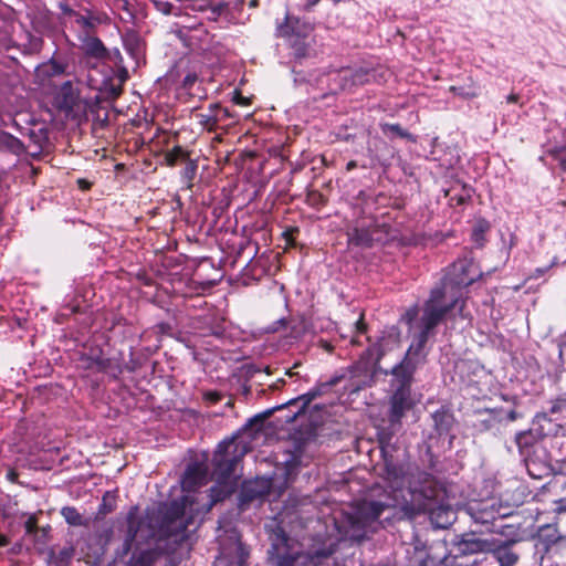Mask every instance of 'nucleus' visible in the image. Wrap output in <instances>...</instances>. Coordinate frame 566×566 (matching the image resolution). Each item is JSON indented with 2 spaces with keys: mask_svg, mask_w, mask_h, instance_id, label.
<instances>
[{
  "mask_svg": "<svg viewBox=\"0 0 566 566\" xmlns=\"http://www.w3.org/2000/svg\"><path fill=\"white\" fill-rule=\"evenodd\" d=\"M296 234H298V229L291 228V229H287L286 231H284L283 237L285 238L287 244L294 247V245H296V242H295Z\"/></svg>",
  "mask_w": 566,
  "mask_h": 566,
  "instance_id": "bf43d9fd",
  "label": "nucleus"
},
{
  "mask_svg": "<svg viewBox=\"0 0 566 566\" xmlns=\"http://www.w3.org/2000/svg\"><path fill=\"white\" fill-rule=\"evenodd\" d=\"M208 465L205 462L193 461L187 464L181 475V486L186 492H193L206 484L208 478Z\"/></svg>",
  "mask_w": 566,
  "mask_h": 566,
  "instance_id": "a211bd4d",
  "label": "nucleus"
},
{
  "mask_svg": "<svg viewBox=\"0 0 566 566\" xmlns=\"http://www.w3.org/2000/svg\"><path fill=\"white\" fill-rule=\"evenodd\" d=\"M545 154L557 161L560 168L566 171V145L549 147Z\"/></svg>",
  "mask_w": 566,
  "mask_h": 566,
  "instance_id": "37998d69",
  "label": "nucleus"
},
{
  "mask_svg": "<svg viewBox=\"0 0 566 566\" xmlns=\"http://www.w3.org/2000/svg\"><path fill=\"white\" fill-rule=\"evenodd\" d=\"M514 441L521 457L526 453H532L536 448H544L539 444V440L533 436L532 430L530 429L516 432Z\"/></svg>",
  "mask_w": 566,
  "mask_h": 566,
  "instance_id": "7c9ffc66",
  "label": "nucleus"
},
{
  "mask_svg": "<svg viewBox=\"0 0 566 566\" xmlns=\"http://www.w3.org/2000/svg\"><path fill=\"white\" fill-rule=\"evenodd\" d=\"M153 332L156 334V335H167V336H171L172 335V332H174V327L170 323L168 322H160V323H157L153 326Z\"/></svg>",
  "mask_w": 566,
  "mask_h": 566,
  "instance_id": "603ef678",
  "label": "nucleus"
},
{
  "mask_svg": "<svg viewBox=\"0 0 566 566\" xmlns=\"http://www.w3.org/2000/svg\"><path fill=\"white\" fill-rule=\"evenodd\" d=\"M80 103V91L76 88L72 81L63 82L56 94H55V104L60 111L65 112L67 115H71L75 112V108Z\"/></svg>",
  "mask_w": 566,
  "mask_h": 566,
  "instance_id": "412c9836",
  "label": "nucleus"
},
{
  "mask_svg": "<svg viewBox=\"0 0 566 566\" xmlns=\"http://www.w3.org/2000/svg\"><path fill=\"white\" fill-rule=\"evenodd\" d=\"M289 321L285 317L279 318L274 321L271 325L268 326L266 332L269 333H276L281 331L282 328L287 327Z\"/></svg>",
  "mask_w": 566,
  "mask_h": 566,
  "instance_id": "6e6d98bb",
  "label": "nucleus"
},
{
  "mask_svg": "<svg viewBox=\"0 0 566 566\" xmlns=\"http://www.w3.org/2000/svg\"><path fill=\"white\" fill-rule=\"evenodd\" d=\"M319 347L329 353L334 349V346L325 339L319 340Z\"/></svg>",
  "mask_w": 566,
  "mask_h": 566,
  "instance_id": "69168bd1",
  "label": "nucleus"
},
{
  "mask_svg": "<svg viewBox=\"0 0 566 566\" xmlns=\"http://www.w3.org/2000/svg\"><path fill=\"white\" fill-rule=\"evenodd\" d=\"M306 332L305 323L303 321H298L291 325V337L297 339L301 338Z\"/></svg>",
  "mask_w": 566,
  "mask_h": 566,
  "instance_id": "864d4df0",
  "label": "nucleus"
},
{
  "mask_svg": "<svg viewBox=\"0 0 566 566\" xmlns=\"http://www.w3.org/2000/svg\"><path fill=\"white\" fill-rule=\"evenodd\" d=\"M474 193V188L470 185L462 184L460 192H457L450 197L451 201H455L457 205L463 206L471 201Z\"/></svg>",
  "mask_w": 566,
  "mask_h": 566,
  "instance_id": "79ce46f5",
  "label": "nucleus"
},
{
  "mask_svg": "<svg viewBox=\"0 0 566 566\" xmlns=\"http://www.w3.org/2000/svg\"><path fill=\"white\" fill-rule=\"evenodd\" d=\"M553 479L548 482L551 491H564L566 490V476L562 474L553 473Z\"/></svg>",
  "mask_w": 566,
  "mask_h": 566,
  "instance_id": "8fccbe9b",
  "label": "nucleus"
},
{
  "mask_svg": "<svg viewBox=\"0 0 566 566\" xmlns=\"http://www.w3.org/2000/svg\"><path fill=\"white\" fill-rule=\"evenodd\" d=\"M14 127L18 133L22 137H27L30 142L28 147V153L32 158H40L43 150H45L49 145V128L39 124H33L31 127H22L19 124L14 123Z\"/></svg>",
  "mask_w": 566,
  "mask_h": 566,
  "instance_id": "4468645a",
  "label": "nucleus"
},
{
  "mask_svg": "<svg viewBox=\"0 0 566 566\" xmlns=\"http://www.w3.org/2000/svg\"><path fill=\"white\" fill-rule=\"evenodd\" d=\"M493 532L505 537L502 541L516 539V544L522 541V535L518 527L513 524L493 525Z\"/></svg>",
  "mask_w": 566,
  "mask_h": 566,
  "instance_id": "ea45409f",
  "label": "nucleus"
},
{
  "mask_svg": "<svg viewBox=\"0 0 566 566\" xmlns=\"http://www.w3.org/2000/svg\"><path fill=\"white\" fill-rule=\"evenodd\" d=\"M61 515L70 526H86L87 521L74 506H63Z\"/></svg>",
  "mask_w": 566,
  "mask_h": 566,
  "instance_id": "e433bc0d",
  "label": "nucleus"
},
{
  "mask_svg": "<svg viewBox=\"0 0 566 566\" xmlns=\"http://www.w3.org/2000/svg\"><path fill=\"white\" fill-rule=\"evenodd\" d=\"M192 524V517H186L185 503L176 500L160 505L149 518L150 527L157 528L160 537L171 539L175 544H182L189 539V526Z\"/></svg>",
  "mask_w": 566,
  "mask_h": 566,
  "instance_id": "20e7f679",
  "label": "nucleus"
},
{
  "mask_svg": "<svg viewBox=\"0 0 566 566\" xmlns=\"http://www.w3.org/2000/svg\"><path fill=\"white\" fill-rule=\"evenodd\" d=\"M558 510L566 512V496L557 501Z\"/></svg>",
  "mask_w": 566,
  "mask_h": 566,
  "instance_id": "774afa93",
  "label": "nucleus"
},
{
  "mask_svg": "<svg viewBox=\"0 0 566 566\" xmlns=\"http://www.w3.org/2000/svg\"><path fill=\"white\" fill-rule=\"evenodd\" d=\"M380 358L377 356L376 348L364 350L358 360L353 365L337 370L333 376L342 375L343 380H349L346 390L356 392L365 387H370L375 381V376L381 370L379 366Z\"/></svg>",
  "mask_w": 566,
  "mask_h": 566,
  "instance_id": "423d86ee",
  "label": "nucleus"
},
{
  "mask_svg": "<svg viewBox=\"0 0 566 566\" xmlns=\"http://www.w3.org/2000/svg\"><path fill=\"white\" fill-rule=\"evenodd\" d=\"M384 475L395 490L402 489L408 481L405 467L392 460L385 461Z\"/></svg>",
  "mask_w": 566,
  "mask_h": 566,
  "instance_id": "a878e982",
  "label": "nucleus"
},
{
  "mask_svg": "<svg viewBox=\"0 0 566 566\" xmlns=\"http://www.w3.org/2000/svg\"><path fill=\"white\" fill-rule=\"evenodd\" d=\"M521 458L527 474L534 480H542L555 473L552 457L546 448H536L532 453Z\"/></svg>",
  "mask_w": 566,
  "mask_h": 566,
  "instance_id": "f8f14e48",
  "label": "nucleus"
},
{
  "mask_svg": "<svg viewBox=\"0 0 566 566\" xmlns=\"http://www.w3.org/2000/svg\"><path fill=\"white\" fill-rule=\"evenodd\" d=\"M154 350L150 347H142L139 349H135L130 347L129 349V359L122 366L123 371L126 370L128 373H135L140 369L153 355Z\"/></svg>",
  "mask_w": 566,
  "mask_h": 566,
  "instance_id": "cd10ccee",
  "label": "nucleus"
},
{
  "mask_svg": "<svg viewBox=\"0 0 566 566\" xmlns=\"http://www.w3.org/2000/svg\"><path fill=\"white\" fill-rule=\"evenodd\" d=\"M495 517L505 518L511 517L513 514V507L509 504H503L500 501L494 500Z\"/></svg>",
  "mask_w": 566,
  "mask_h": 566,
  "instance_id": "09e8293b",
  "label": "nucleus"
},
{
  "mask_svg": "<svg viewBox=\"0 0 566 566\" xmlns=\"http://www.w3.org/2000/svg\"><path fill=\"white\" fill-rule=\"evenodd\" d=\"M506 101H507V103H510V104L518 103V101H520V95H518V94H514V93H512V94H510V95L506 97Z\"/></svg>",
  "mask_w": 566,
  "mask_h": 566,
  "instance_id": "338daca9",
  "label": "nucleus"
},
{
  "mask_svg": "<svg viewBox=\"0 0 566 566\" xmlns=\"http://www.w3.org/2000/svg\"><path fill=\"white\" fill-rule=\"evenodd\" d=\"M86 360L88 368H95L99 373L109 374L114 378L123 374L122 365L114 361L112 358L104 357L102 349H97L96 352L92 350L86 357Z\"/></svg>",
  "mask_w": 566,
  "mask_h": 566,
  "instance_id": "b1692460",
  "label": "nucleus"
},
{
  "mask_svg": "<svg viewBox=\"0 0 566 566\" xmlns=\"http://www.w3.org/2000/svg\"><path fill=\"white\" fill-rule=\"evenodd\" d=\"M489 229L486 221H479L472 229V239L478 245H482L484 242V232Z\"/></svg>",
  "mask_w": 566,
  "mask_h": 566,
  "instance_id": "49530a36",
  "label": "nucleus"
},
{
  "mask_svg": "<svg viewBox=\"0 0 566 566\" xmlns=\"http://www.w3.org/2000/svg\"><path fill=\"white\" fill-rule=\"evenodd\" d=\"M94 34L95 33H85V36L82 39V49L87 56L98 60L105 59L108 54V50L102 40Z\"/></svg>",
  "mask_w": 566,
  "mask_h": 566,
  "instance_id": "c85d7f7f",
  "label": "nucleus"
},
{
  "mask_svg": "<svg viewBox=\"0 0 566 566\" xmlns=\"http://www.w3.org/2000/svg\"><path fill=\"white\" fill-rule=\"evenodd\" d=\"M481 276L482 272L472 259L467 256L458 259L446 269L440 282L431 289L421 308L415 304L400 316V322L408 327L411 343L402 359L389 371L392 392L389 410L391 422L400 421L405 412L412 407L410 395L415 373L428 361L430 348L427 344L434 336L437 326L454 316L455 310L459 314L462 313L464 307L462 290Z\"/></svg>",
  "mask_w": 566,
  "mask_h": 566,
  "instance_id": "f257e3e1",
  "label": "nucleus"
},
{
  "mask_svg": "<svg viewBox=\"0 0 566 566\" xmlns=\"http://www.w3.org/2000/svg\"><path fill=\"white\" fill-rule=\"evenodd\" d=\"M198 81V75L196 73H188L184 78H182V82H181V87L184 90H191L192 86L196 84V82Z\"/></svg>",
  "mask_w": 566,
  "mask_h": 566,
  "instance_id": "4d7b16f0",
  "label": "nucleus"
},
{
  "mask_svg": "<svg viewBox=\"0 0 566 566\" xmlns=\"http://www.w3.org/2000/svg\"><path fill=\"white\" fill-rule=\"evenodd\" d=\"M468 511L476 523L488 524L496 521L494 500L470 504Z\"/></svg>",
  "mask_w": 566,
  "mask_h": 566,
  "instance_id": "bb28decb",
  "label": "nucleus"
},
{
  "mask_svg": "<svg viewBox=\"0 0 566 566\" xmlns=\"http://www.w3.org/2000/svg\"><path fill=\"white\" fill-rule=\"evenodd\" d=\"M522 415L518 413L516 410L514 409H510V410H504L503 409V422L506 421V422H513L515 420H517L518 418H521Z\"/></svg>",
  "mask_w": 566,
  "mask_h": 566,
  "instance_id": "052dcab7",
  "label": "nucleus"
},
{
  "mask_svg": "<svg viewBox=\"0 0 566 566\" xmlns=\"http://www.w3.org/2000/svg\"><path fill=\"white\" fill-rule=\"evenodd\" d=\"M544 422L551 424L552 420L547 417V413H536L533 418L532 426L530 430H532L533 436L537 438V440L544 439L548 433L545 431Z\"/></svg>",
  "mask_w": 566,
  "mask_h": 566,
  "instance_id": "58836bf2",
  "label": "nucleus"
},
{
  "mask_svg": "<svg viewBox=\"0 0 566 566\" xmlns=\"http://www.w3.org/2000/svg\"><path fill=\"white\" fill-rule=\"evenodd\" d=\"M412 501L417 502L418 510L429 512L430 520L437 528H447L454 520V512L439 503L441 490L431 483L420 488L410 489Z\"/></svg>",
  "mask_w": 566,
  "mask_h": 566,
  "instance_id": "6e6552de",
  "label": "nucleus"
},
{
  "mask_svg": "<svg viewBox=\"0 0 566 566\" xmlns=\"http://www.w3.org/2000/svg\"><path fill=\"white\" fill-rule=\"evenodd\" d=\"M401 342V332L398 326H387L378 337L377 343L369 348H376L377 356L381 359L382 356L398 347Z\"/></svg>",
  "mask_w": 566,
  "mask_h": 566,
  "instance_id": "393cba45",
  "label": "nucleus"
},
{
  "mask_svg": "<svg viewBox=\"0 0 566 566\" xmlns=\"http://www.w3.org/2000/svg\"><path fill=\"white\" fill-rule=\"evenodd\" d=\"M57 7L64 17L74 18V20L76 19L78 11L74 10L69 3L62 1L59 2Z\"/></svg>",
  "mask_w": 566,
  "mask_h": 566,
  "instance_id": "13d9d810",
  "label": "nucleus"
},
{
  "mask_svg": "<svg viewBox=\"0 0 566 566\" xmlns=\"http://www.w3.org/2000/svg\"><path fill=\"white\" fill-rule=\"evenodd\" d=\"M134 543H135L134 539H130V538H127L124 536V541H123L122 548H120V554L123 556L127 555L132 551Z\"/></svg>",
  "mask_w": 566,
  "mask_h": 566,
  "instance_id": "680f3d73",
  "label": "nucleus"
},
{
  "mask_svg": "<svg viewBox=\"0 0 566 566\" xmlns=\"http://www.w3.org/2000/svg\"><path fill=\"white\" fill-rule=\"evenodd\" d=\"M66 66L67 65L63 62L51 60L46 65H44L43 73L49 77L60 76L66 73Z\"/></svg>",
  "mask_w": 566,
  "mask_h": 566,
  "instance_id": "c03bdc74",
  "label": "nucleus"
},
{
  "mask_svg": "<svg viewBox=\"0 0 566 566\" xmlns=\"http://www.w3.org/2000/svg\"><path fill=\"white\" fill-rule=\"evenodd\" d=\"M72 556H73V548H62L59 552V559L61 562H67L72 558Z\"/></svg>",
  "mask_w": 566,
  "mask_h": 566,
  "instance_id": "0e129e2a",
  "label": "nucleus"
},
{
  "mask_svg": "<svg viewBox=\"0 0 566 566\" xmlns=\"http://www.w3.org/2000/svg\"><path fill=\"white\" fill-rule=\"evenodd\" d=\"M548 558H560L566 560V535H560L554 547V552L551 553Z\"/></svg>",
  "mask_w": 566,
  "mask_h": 566,
  "instance_id": "de8ad7c7",
  "label": "nucleus"
},
{
  "mask_svg": "<svg viewBox=\"0 0 566 566\" xmlns=\"http://www.w3.org/2000/svg\"><path fill=\"white\" fill-rule=\"evenodd\" d=\"M381 133L389 139L401 138L416 143V137L398 123H380Z\"/></svg>",
  "mask_w": 566,
  "mask_h": 566,
  "instance_id": "473e14b6",
  "label": "nucleus"
},
{
  "mask_svg": "<svg viewBox=\"0 0 566 566\" xmlns=\"http://www.w3.org/2000/svg\"><path fill=\"white\" fill-rule=\"evenodd\" d=\"M516 539L502 541V538L492 537L489 553L495 558L500 566H515L520 555L513 549Z\"/></svg>",
  "mask_w": 566,
  "mask_h": 566,
  "instance_id": "6ab92c4d",
  "label": "nucleus"
},
{
  "mask_svg": "<svg viewBox=\"0 0 566 566\" xmlns=\"http://www.w3.org/2000/svg\"><path fill=\"white\" fill-rule=\"evenodd\" d=\"M75 23L81 27L84 33H95L99 25H107L109 17L107 13L91 8H82L76 14Z\"/></svg>",
  "mask_w": 566,
  "mask_h": 566,
  "instance_id": "5701e85b",
  "label": "nucleus"
},
{
  "mask_svg": "<svg viewBox=\"0 0 566 566\" xmlns=\"http://www.w3.org/2000/svg\"><path fill=\"white\" fill-rule=\"evenodd\" d=\"M105 59L112 61L115 67L102 64L99 67L91 70L87 75L88 86L97 91L95 96L97 102H113L116 99L122 94L123 85L129 77L127 69L123 66V56L118 49L108 51Z\"/></svg>",
  "mask_w": 566,
  "mask_h": 566,
  "instance_id": "7ed1b4c3",
  "label": "nucleus"
},
{
  "mask_svg": "<svg viewBox=\"0 0 566 566\" xmlns=\"http://www.w3.org/2000/svg\"><path fill=\"white\" fill-rule=\"evenodd\" d=\"M190 158V153L181 146L177 145L165 153V161L168 166L174 167L186 163Z\"/></svg>",
  "mask_w": 566,
  "mask_h": 566,
  "instance_id": "c9c22d12",
  "label": "nucleus"
},
{
  "mask_svg": "<svg viewBox=\"0 0 566 566\" xmlns=\"http://www.w3.org/2000/svg\"><path fill=\"white\" fill-rule=\"evenodd\" d=\"M314 23L304 17H297L286 13L282 22L276 24L275 35L285 41L303 40L305 36H312Z\"/></svg>",
  "mask_w": 566,
  "mask_h": 566,
  "instance_id": "9d476101",
  "label": "nucleus"
},
{
  "mask_svg": "<svg viewBox=\"0 0 566 566\" xmlns=\"http://www.w3.org/2000/svg\"><path fill=\"white\" fill-rule=\"evenodd\" d=\"M155 559L156 555L153 549H143L133 553L129 566H154Z\"/></svg>",
  "mask_w": 566,
  "mask_h": 566,
  "instance_id": "4c0bfd02",
  "label": "nucleus"
},
{
  "mask_svg": "<svg viewBox=\"0 0 566 566\" xmlns=\"http://www.w3.org/2000/svg\"><path fill=\"white\" fill-rule=\"evenodd\" d=\"M138 505H133L126 515L125 537L136 541L138 533L144 525V518L139 514Z\"/></svg>",
  "mask_w": 566,
  "mask_h": 566,
  "instance_id": "2f4dec72",
  "label": "nucleus"
},
{
  "mask_svg": "<svg viewBox=\"0 0 566 566\" xmlns=\"http://www.w3.org/2000/svg\"><path fill=\"white\" fill-rule=\"evenodd\" d=\"M213 108L217 113V115H220V122L230 117V112L228 108L222 107L220 104H213Z\"/></svg>",
  "mask_w": 566,
  "mask_h": 566,
  "instance_id": "e2e57ef3",
  "label": "nucleus"
},
{
  "mask_svg": "<svg viewBox=\"0 0 566 566\" xmlns=\"http://www.w3.org/2000/svg\"><path fill=\"white\" fill-rule=\"evenodd\" d=\"M286 45L290 64L304 65L317 55L313 36H305L303 40H290L286 41Z\"/></svg>",
  "mask_w": 566,
  "mask_h": 566,
  "instance_id": "f3484780",
  "label": "nucleus"
},
{
  "mask_svg": "<svg viewBox=\"0 0 566 566\" xmlns=\"http://www.w3.org/2000/svg\"><path fill=\"white\" fill-rule=\"evenodd\" d=\"M116 509V496L109 492H106L103 496L102 503L98 506V514L106 515L112 513Z\"/></svg>",
  "mask_w": 566,
  "mask_h": 566,
  "instance_id": "a18cd8bd",
  "label": "nucleus"
},
{
  "mask_svg": "<svg viewBox=\"0 0 566 566\" xmlns=\"http://www.w3.org/2000/svg\"><path fill=\"white\" fill-rule=\"evenodd\" d=\"M245 453V446L231 437L218 443L211 459V478L216 483L209 489L208 510L230 497L238 488L235 467Z\"/></svg>",
  "mask_w": 566,
  "mask_h": 566,
  "instance_id": "f03ea898",
  "label": "nucleus"
},
{
  "mask_svg": "<svg viewBox=\"0 0 566 566\" xmlns=\"http://www.w3.org/2000/svg\"><path fill=\"white\" fill-rule=\"evenodd\" d=\"M182 165L184 168L180 170V181L187 189H191L197 177L198 160L189 158Z\"/></svg>",
  "mask_w": 566,
  "mask_h": 566,
  "instance_id": "72a5a7b5",
  "label": "nucleus"
},
{
  "mask_svg": "<svg viewBox=\"0 0 566 566\" xmlns=\"http://www.w3.org/2000/svg\"><path fill=\"white\" fill-rule=\"evenodd\" d=\"M388 223H378L375 218L363 219L358 224L348 233V241L352 245L360 248H371L375 241L380 238L376 237L378 232L388 234L390 231Z\"/></svg>",
  "mask_w": 566,
  "mask_h": 566,
  "instance_id": "1a4fd4ad",
  "label": "nucleus"
},
{
  "mask_svg": "<svg viewBox=\"0 0 566 566\" xmlns=\"http://www.w3.org/2000/svg\"><path fill=\"white\" fill-rule=\"evenodd\" d=\"M560 535L555 524L539 526L536 534L533 536L535 555L539 556L542 560L548 558L551 553L554 552V547Z\"/></svg>",
  "mask_w": 566,
  "mask_h": 566,
  "instance_id": "dca6fc26",
  "label": "nucleus"
},
{
  "mask_svg": "<svg viewBox=\"0 0 566 566\" xmlns=\"http://www.w3.org/2000/svg\"><path fill=\"white\" fill-rule=\"evenodd\" d=\"M3 150L17 156H22L28 153V147L21 139L9 133V136H6V146Z\"/></svg>",
  "mask_w": 566,
  "mask_h": 566,
  "instance_id": "a19ab883",
  "label": "nucleus"
},
{
  "mask_svg": "<svg viewBox=\"0 0 566 566\" xmlns=\"http://www.w3.org/2000/svg\"><path fill=\"white\" fill-rule=\"evenodd\" d=\"M342 375L339 376H332L326 381H319L314 388L308 390L307 392L293 398L285 402L284 405L277 406L275 408L266 410L263 415L254 416L253 418H250L248 422L245 423V428H249L251 430L258 431L262 428L265 417H269L272 415L275 410H281L284 407L291 408L296 407L297 410L294 411L292 415L286 416V422L294 421L298 416L305 412L307 406L316 398L321 397L325 392H327L333 387L337 386L342 382Z\"/></svg>",
  "mask_w": 566,
  "mask_h": 566,
  "instance_id": "0eeeda50",
  "label": "nucleus"
},
{
  "mask_svg": "<svg viewBox=\"0 0 566 566\" xmlns=\"http://www.w3.org/2000/svg\"><path fill=\"white\" fill-rule=\"evenodd\" d=\"M432 421V432L429 434V440L450 438L453 439L452 433L457 420L452 409L448 406H441L430 416Z\"/></svg>",
  "mask_w": 566,
  "mask_h": 566,
  "instance_id": "2eb2a0df",
  "label": "nucleus"
},
{
  "mask_svg": "<svg viewBox=\"0 0 566 566\" xmlns=\"http://www.w3.org/2000/svg\"><path fill=\"white\" fill-rule=\"evenodd\" d=\"M297 65L298 64H292V69H291L292 73L294 74V78H293L294 85L300 86L302 84L310 83L311 74L304 73L303 71H297L296 70Z\"/></svg>",
  "mask_w": 566,
  "mask_h": 566,
  "instance_id": "3c124183",
  "label": "nucleus"
},
{
  "mask_svg": "<svg viewBox=\"0 0 566 566\" xmlns=\"http://www.w3.org/2000/svg\"><path fill=\"white\" fill-rule=\"evenodd\" d=\"M343 88L354 85H364L377 81L378 71L368 66L344 69L338 74Z\"/></svg>",
  "mask_w": 566,
  "mask_h": 566,
  "instance_id": "4be33fe9",
  "label": "nucleus"
},
{
  "mask_svg": "<svg viewBox=\"0 0 566 566\" xmlns=\"http://www.w3.org/2000/svg\"><path fill=\"white\" fill-rule=\"evenodd\" d=\"M198 123L208 132H213L219 127L220 115H217L213 104L208 107L206 113H199L196 115Z\"/></svg>",
  "mask_w": 566,
  "mask_h": 566,
  "instance_id": "f704fd0d",
  "label": "nucleus"
},
{
  "mask_svg": "<svg viewBox=\"0 0 566 566\" xmlns=\"http://www.w3.org/2000/svg\"><path fill=\"white\" fill-rule=\"evenodd\" d=\"M492 537L483 538L474 532L454 535L451 539L454 557L489 553Z\"/></svg>",
  "mask_w": 566,
  "mask_h": 566,
  "instance_id": "9b49d317",
  "label": "nucleus"
},
{
  "mask_svg": "<svg viewBox=\"0 0 566 566\" xmlns=\"http://www.w3.org/2000/svg\"><path fill=\"white\" fill-rule=\"evenodd\" d=\"M392 507V504L381 500H361L359 501L353 514L349 515L348 538L355 543H361L368 539L381 527L380 517L386 510Z\"/></svg>",
  "mask_w": 566,
  "mask_h": 566,
  "instance_id": "39448f33",
  "label": "nucleus"
},
{
  "mask_svg": "<svg viewBox=\"0 0 566 566\" xmlns=\"http://www.w3.org/2000/svg\"><path fill=\"white\" fill-rule=\"evenodd\" d=\"M272 488V480L268 478H256L244 481L238 495V506L241 511L250 507L254 501H262L269 495Z\"/></svg>",
  "mask_w": 566,
  "mask_h": 566,
  "instance_id": "ddd939ff",
  "label": "nucleus"
},
{
  "mask_svg": "<svg viewBox=\"0 0 566 566\" xmlns=\"http://www.w3.org/2000/svg\"><path fill=\"white\" fill-rule=\"evenodd\" d=\"M226 6L221 2L213 4V1H211V4L208 7L207 10H210L209 19L217 20L224 11Z\"/></svg>",
  "mask_w": 566,
  "mask_h": 566,
  "instance_id": "5fc2aeb1",
  "label": "nucleus"
},
{
  "mask_svg": "<svg viewBox=\"0 0 566 566\" xmlns=\"http://www.w3.org/2000/svg\"><path fill=\"white\" fill-rule=\"evenodd\" d=\"M123 43L126 52L135 61L136 66H139L144 53V42L140 36L135 32H129L124 35Z\"/></svg>",
  "mask_w": 566,
  "mask_h": 566,
  "instance_id": "c756f323",
  "label": "nucleus"
},
{
  "mask_svg": "<svg viewBox=\"0 0 566 566\" xmlns=\"http://www.w3.org/2000/svg\"><path fill=\"white\" fill-rule=\"evenodd\" d=\"M503 422V408L476 410L472 428L478 433L497 431Z\"/></svg>",
  "mask_w": 566,
  "mask_h": 566,
  "instance_id": "aec40b11",
  "label": "nucleus"
}]
</instances>
